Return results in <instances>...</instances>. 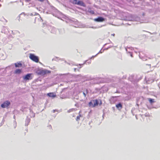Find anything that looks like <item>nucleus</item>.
<instances>
[{
	"label": "nucleus",
	"instance_id": "obj_1",
	"mask_svg": "<svg viewBox=\"0 0 160 160\" xmlns=\"http://www.w3.org/2000/svg\"><path fill=\"white\" fill-rule=\"evenodd\" d=\"M36 72L38 75H44L47 73H50L51 71L47 70L40 69L37 70Z\"/></svg>",
	"mask_w": 160,
	"mask_h": 160
},
{
	"label": "nucleus",
	"instance_id": "obj_2",
	"mask_svg": "<svg viewBox=\"0 0 160 160\" xmlns=\"http://www.w3.org/2000/svg\"><path fill=\"white\" fill-rule=\"evenodd\" d=\"M29 57L31 60L36 62H38L39 61V58L38 57L36 56L34 54L30 53Z\"/></svg>",
	"mask_w": 160,
	"mask_h": 160
},
{
	"label": "nucleus",
	"instance_id": "obj_3",
	"mask_svg": "<svg viewBox=\"0 0 160 160\" xmlns=\"http://www.w3.org/2000/svg\"><path fill=\"white\" fill-rule=\"evenodd\" d=\"M89 104L90 106L94 107L98 105V101L97 99L93 100L89 102Z\"/></svg>",
	"mask_w": 160,
	"mask_h": 160
},
{
	"label": "nucleus",
	"instance_id": "obj_4",
	"mask_svg": "<svg viewBox=\"0 0 160 160\" xmlns=\"http://www.w3.org/2000/svg\"><path fill=\"white\" fill-rule=\"evenodd\" d=\"M32 74V73H28L25 76L23 77V78L24 80H31L32 79L31 75Z\"/></svg>",
	"mask_w": 160,
	"mask_h": 160
},
{
	"label": "nucleus",
	"instance_id": "obj_5",
	"mask_svg": "<svg viewBox=\"0 0 160 160\" xmlns=\"http://www.w3.org/2000/svg\"><path fill=\"white\" fill-rule=\"evenodd\" d=\"M10 104V102L8 101H5L3 104H2L1 106L2 108H5L7 107Z\"/></svg>",
	"mask_w": 160,
	"mask_h": 160
},
{
	"label": "nucleus",
	"instance_id": "obj_6",
	"mask_svg": "<svg viewBox=\"0 0 160 160\" xmlns=\"http://www.w3.org/2000/svg\"><path fill=\"white\" fill-rule=\"evenodd\" d=\"M95 21L97 22H102L104 21V18L102 17H98L94 19Z\"/></svg>",
	"mask_w": 160,
	"mask_h": 160
},
{
	"label": "nucleus",
	"instance_id": "obj_7",
	"mask_svg": "<svg viewBox=\"0 0 160 160\" xmlns=\"http://www.w3.org/2000/svg\"><path fill=\"white\" fill-rule=\"evenodd\" d=\"M47 95L50 97L55 98L56 95L53 92L49 93L47 94Z\"/></svg>",
	"mask_w": 160,
	"mask_h": 160
},
{
	"label": "nucleus",
	"instance_id": "obj_8",
	"mask_svg": "<svg viewBox=\"0 0 160 160\" xmlns=\"http://www.w3.org/2000/svg\"><path fill=\"white\" fill-rule=\"evenodd\" d=\"M77 5H79L83 7H84L85 6L84 3L82 1H78Z\"/></svg>",
	"mask_w": 160,
	"mask_h": 160
},
{
	"label": "nucleus",
	"instance_id": "obj_9",
	"mask_svg": "<svg viewBox=\"0 0 160 160\" xmlns=\"http://www.w3.org/2000/svg\"><path fill=\"white\" fill-rule=\"evenodd\" d=\"M15 65L16 67H21L22 66V64L20 63H15Z\"/></svg>",
	"mask_w": 160,
	"mask_h": 160
},
{
	"label": "nucleus",
	"instance_id": "obj_10",
	"mask_svg": "<svg viewBox=\"0 0 160 160\" xmlns=\"http://www.w3.org/2000/svg\"><path fill=\"white\" fill-rule=\"evenodd\" d=\"M148 99L149 102L151 103H152L155 102V100L154 99L149 98Z\"/></svg>",
	"mask_w": 160,
	"mask_h": 160
},
{
	"label": "nucleus",
	"instance_id": "obj_11",
	"mask_svg": "<svg viewBox=\"0 0 160 160\" xmlns=\"http://www.w3.org/2000/svg\"><path fill=\"white\" fill-rule=\"evenodd\" d=\"M116 107L117 108H120L121 109L122 108V106L121 103H119L118 104L116 105Z\"/></svg>",
	"mask_w": 160,
	"mask_h": 160
},
{
	"label": "nucleus",
	"instance_id": "obj_12",
	"mask_svg": "<svg viewBox=\"0 0 160 160\" xmlns=\"http://www.w3.org/2000/svg\"><path fill=\"white\" fill-rule=\"evenodd\" d=\"M21 72V70L19 69H16L15 72V73H18V74L20 73Z\"/></svg>",
	"mask_w": 160,
	"mask_h": 160
},
{
	"label": "nucleus",
	"instance_id": "obj_13",
	"mask_svg": "<svg viewBox=\"0 0 160 160\" xmlns=\"http://www.w3.org/2000/svg\"><path fill=\"white\" fill-rule=\"evenodd\" d=\"M78 1V0H73V3L75 4H77Z\"/></svg>",
	"mask_w": 160,
	"mask_h": 160
},
{
	"label": "nucleus",
	"instance_id": "obj_14",
	"mask_svg": "<svg viewBox=\"0 0 160 160\" xmlns=\"http://www.w3.org/2000/svg\"><path fill=\"white\" fill-rule=\"evenodd\" d=\"M80 116H81L80 115L79 116H78L77 117L76 120H79L80 119Z\"/></svg>",
	"mask_w": 160,
	"mask_h": 160
},
{
	"label": "nucleus",
	"instance_id": "obj_15",
	"mask_svg": "<svg viewBox=\"0 0 160 160\" xmlns=\"http://www.w3.org/2000/svg\"><path fill=\"white\" fill-rule=\"evenodd\" d=\"M83 94L84 96L85 97L86 96V94L84 92H83Z\"/></svg>",
	"mask_w": 160,
	"mask_h": 160
},
{
	"label": "nucleus",
	"instance_id": "obj_16",
	"mask_svg": "<svg viewBox=\"0 0 160 160\" xmlns=\"http://www.w3.org/2000/svg\"><path fill=\"white\" fill-rule=\"evenodd\" d=\"M130 53V55H131V56L132 57H133V56H132V53Z\"/></svg>",
	"mask_w": 160,
	"mask_h": 160
},
{
	"label": "nucleus",
	"instance_id": "obj_17",
	"mask_svg": "<svg viewBox=\"0 0 160 160\" xmlns=\"http://www.w3.org/2000/svg\"><path fill=\"white\" fill-rule=\"evenodd\" d=\"M40 1H43L44 0H39Z\"/></svg>",
	"mask_w": 160,
	"mask_h": 160
},
{
	"label": "nucleus",
	"instance_id": "obj_18",
	"mask_svg": "<svg viewBox=\"0 0 160 160\" xmlns=\"http://www.w3.org/2000/svg\"><path fill=\"white\" fill-rule=\"evenodd\" d=\"M1 7V5L0 4V7Z\"/></svg>",
	"mask_w": 160,
	"mask_h": 160
}]
</instances>
